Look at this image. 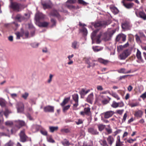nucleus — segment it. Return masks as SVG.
<instances>
[{
  "instance_id": "nucleus-1",
  "label": "nucleus",
  "mask_w": 146,
  "mask_h": 146,
  "mask_svg": "<svg viewBox=\"0 0 146 146\" xmlns=\"http://www.w3.org/2000/svg\"><path fill=\"white\" fill-rule=\"evenodd\" d=\"M98 30H96L94 31L92 33L91 38L92 40V44L96 43L97 44L100 43L101 42L100 39L102 36H103L102 39L105 41H107L109 40L110 34L109 33H105L102 35V33L97 35V33Z\"/></svg>"
},
{
  "instance_id": "nucleus-2",
  "label": "nucleus",
  "mask_w": 146,
  "mask_h": 146,
  "mask_svg": "<svg viewBox=\"0 0 146 146\" xmlns=\"http://www.w3.org/2000/svg\"><path fill=\"white\" fill-rule=\"evenodd\" d=\"M14 123L15 125V127L11 130L12 134H13L19 130L22 126L25 125V122L23 120H18L14 121Z\"/></svg>"
},
{
  "instance_id": "nucleus-3",
  "label": "nucleus",
  "mask_w": 146,
  "mask_h": 146,
  "mask_svg": "<svg viewBox=\"0 0 146 146\" xmlns=\"http://www.w3.org/2000/svg\"><path fill=\"white\" fill-rule=\"evenodd\" d=\"M10 7L13 10L17 12L20 11L21 10V5L16 2H11Z\"/></svg>"
},
{
  "instance_id": "nucleus-4",
  "label": "nucleus",
  "mask_w": 146,
  "mask_h": 146,
  "mask_svg": "<svg viewBox=\"0 0 146 146\" xmlns=\"http://www.w3.org/2000/svg\"><path fill=\"white\" fill-rule=\"evenodd\" d=\"M135 14L137 17L142 18L144 20H146V14L143 10L141 11L137 9L135 11Z\"/></svg>"
},
{
  "instance_id": "nucleus-5",
  "label": "nucleus",
  "mask_w": 146,
  "mask_h": 146,
  "mask_svg": "<svg viewBox=\"0 0 146 146\" xmlns=\"http://www.w3.org/2000/svg\"><path fill=\"white\" fill-rule=\"evenodd\" d=\"M92 24L96 28L105 27L107 25V23L105 21H100L97 22L92 23Z\"/></svg>"
},
{
  "instance_id": "nucleus-6",
  "label": "nucleus",
  "mask_w": 146,
  "mask_h": 146,
  "mask_svg": "<svg viewBox=\"0 0 146 146\" xmlns=\"http://www.w3.org/2000/svg\"><path fill=\"white\" fill-rule=\"evenodd\" d=\"M72 98L75 102V103L73 104V109L76 110V108L79 105L78 96L77 94H74L72 95Z\"/></svg>"
},
{
  "instance_id": "nucleus-7",
  "label": "nucleus",
  "mask_w": 146,
  "mask_h": 146,
  "mask_svg": "<svg viewBox=\"0 0 146 146\" xmlns=\"http://www.w3.org/2000/svg\"><path fill=\"white\" fill-rule=\"evenodd\" d=\"M126 36L123 34L118 35L116 38V41L120 43H122L125 42L126 40Z\"/></svg>"
},
{
  "instance_id": "nucleus-8",
  "label": "nucleus",
  "mask_w": 146,
  "mask_h": 146,
  "mask_svg": "<svg viewBox=\"0 0 146 146\" xmlns=\"http://www.w3.org/2000/svg\"><path fill=\"white\" fill-rule=\"evenodd\" d=\"M130 52L128 49H126L123 51L119 56L120 59L124 60L129 56Z\"/></svg>"
},
{
  "instance_id": "nucleus-9",
  "label": "nucleus",
  "mask_w": 146,
  "mask_h": 146,
  "mask_svg": "<svg viewBox=\"0 0 146 146\" xmlns=\"http://www.w3.org/2000/svg\"><path fill=\"white\" fill-rule=\"evenodd\" d=\"M45 17V16L41 13L37 12L35 15V19L37 22H39L40 20H44Z\"/></svg>"
},
{
  "instance_id": "nucleus-10",
  "label": "nucleus",
  "mask_w": 146,
  "mask_h": 146,
  "mask_svg": "<svg viewBox=\"0 0 146 146\" xmlns=\"http://www.w3.org/2000/svg\"><path fill=\"white\" fill-rule=\"evenodd\" d=\"M132 26L130 22L125 21L121 24V27L123 29L125 30H130Z\"/></svg>"
},
{
  "instance_id": "nucleus-11",
  "label": "nucleus",
  "mask_w": 146,
  "mask_h": 146,
  "mask_svg": "<svg viewBox=\"0 0 146 146\" xmlns=\"http://www.w3.org/2000/svg\"><path fill=\"white\" fill-rule=\"evenodd\" d=\"M124 106V104L123 102H121L117 103L115 101H113L111 105V106L113 108H116L118 107H122Z\"/></svg>"
},
{
  "instance_id": "nucleus-12",
  "label": "nucleus",
  "mask_w": 146,
  "mask_h": 146,
  "mask_svg": "<svg viewBox=\"0 0 146 146\" xmlns=\"http://www.w3.org/2000/svg\"><path fill=\"white\" fill-rule=\"evenodd\" d=\"M19 136L20 137V141L23 142L26 141L27 137L25 135V131L23 130L20 132Z\"/></svg>"
},
{
  "instance_id": "nucleus-13",
  "label": "nucleus",
  "mask_w": 146,
  "mask_h": 146,
  "mask_svg": "<svg viewBox=\"0 0 146 146\" xmlns=\"http://www.w3.org/2000/svg\"><path fill=\"white\" fill-rule=\"evenodd\" d=\"M49 15L51 16L55 17H57L60 21L61 20L60 19V16L58 12V11L55 10H52L50 13Z\"/></svg>"
},
{
  "instance_id": "nucleus-14",
  "label": "nucleus",
  "mask_w": 146,
  "mask_h": 146,
  "mask_svg": "<svg viewBox=\"0 0 146 146\" xmlns=\"http://www.w3.org/2000/svg\"><path fill=\"white\" fill-rule=\"evenodd\" d=\"M43 109L45 112H54V108L53 106L48 105L44 107Z\"/></svg>"
},
{
  "instance_id": "nucleus-15",
  "label": "nucleus",
  "mask_w": 146,
  "mask_h": 146,
  "mask_svg": "<svg viewBox=\"0 0 146 146\" xmlns=\"http://www.w3.org/2000/svg\"><path fill=\"white\" fill-rule=\"evenodd\" d=\"M136 56L138 60L137 61V62L139 63H144V61L141 57V52L138 49L137 50Z\"/></svg>"
},
{
  "instance_id": "nucleus-16",
  "label": "nucleus",
  "mask_w": 146,
  "mask_h": 146,
  "mask_svg": "<svg viewBox=\"0 0 146 146\" xmlns=\"http://www.w3.org/2000/svg\"><path fill=\"white\" fill-rule=\"evenodd\" d=\"M24 106L23 104L21 102L18 103L17 107V111L19 113H22L24 111Z\"/></svg>"
},
{
  "instance_id": "nucleus-17",
  "label": "nucleus",
  "mask_w": 146,
  "mask_h": 146,
  "mask_svg": "<svg viewBox=\"0 0 146 146\" xmlns=\"http://www.w3.org/2000/svg\"><path fill=\"white\" fill-rule=\"evenodd\" d=\"M41 126L37 125H33L31 127V130L33 133H36L41 128Z\"/></svg>"
},
{
  "instance_id": "nucleus-18",
  "label": "nucleus",
  "mask_w": 146,
  "mask_h": 146,
  "mask_svg": "<svg viewBox=\"0 0 146 146\" xmlns=\"http://www.w3.org/2000/svg\"><path fill=\"white\" fill-rule=\"evenodd\" d=\"M88 133L93 135H98L99 132L97 130L93 127H90L88 128Z\"/></svg>"
},
{
  "instance_id": "nucleus-19",
  "label": "nucleus",
  "mask_w": 146,
  "mask_h": 146,
  "mask_svg": "<svg viewBox=\"0 0 146 146\" xmlns=\"http://www.w3.org/2000/svg\"><path fill=\"white\" fill-rule=\"evenodd\" d=\"M114 112L112 111H108L102 114L104 115V117L106 119H108L111 117L114 114Z\"/></svg>"
},
{
  "instance_id": "nucleus-20",
  "label": "nucleus",
  "mask_w": 146,
  "mask_h": 146,
  "mask_svg": "<svg viewBox=\"0 0 146 146\" xmlns=\"http://www.w3.org/2000/svg\"><path fill=\"white\" fill-rule=\"evenodd\" d=\"M121 3L126 8L128 9L131 8L133 5V3H126L125 2L124 0H123L121 1Z\"/></svg>"
},
{
  "instance_id": "nucleus-21",
  "label": "nucleus",
  "mask_w": 146,
  "mask_h": 146,
  "mask_svg": "<svg viewBox=\"0 0 146 146\" xmlns=\"http://www.w3.org/2000/svg\"><path fill=\"white\" fill-rule=\"evenodd\" d=\"M42 5L44 9H46L50 8L51 7V3L50 1L48 2H42Z\"/></svg>"
},
{
  "instance_id": "nucleus-22",
  "label": "nucleus",
  "mask_w": 146,
  "mask_h": 146,
  "mask_svg": "<svg viewBox=\"0 0 146 146\" xmlns=\"http://www.w3.org/2000/svg\"><path fill=\"white\" fill-rule=\"evenodd\" d=\"M79 46V43L76 40H74L72 43L71 47L74 49H78Z\"/></svg>"
},
{
  "instance_id": "nucleus-23",
  "label": "nucleus",
  "mask_w": 146,
  "mask_h": 146,
  "mask_svg": "<svg viewBox=\"0 0 146 146\" xmlns=\"http://www.w3.org/2000/svg\"><path fill=\"white\" fill-rule=\"evenodd\" d=\"M90 91V90H86L85 89L82 88L79 92V93L81 95V97H84L85 95L87 94Z\"/></svg>"
},
{
  "instance_id": "nucleus-24",
  "label": "nucleus",
  "mask_w": 146,
  "mask_h": 146,
  "mask_svg": "<svg viewBox=\"0 0 146 146\" xmlns=\"http://www.w3.org/2000/svg\"><path fill=\"white\" fill-rule=\"evenodd\" d=\"M107 140L108 143V145L110 146H111L114 141V139L113 137L111 135L109 136L107 138Z\"/></svg>"
},
{
  "instance_id": "nucleus-25",
  "label": "nucleus",
  "mask_w": 146,
  "mask_h": 146,
  "mask_svg": "<svg viewBox=\"0 0 146 146\" xmlns=\"http://www.w3.org/2000/svg\"><path fill=\"white\" fill-rule=\"evenodd\" d=\"M93 94L92 93L90 94L88 96L87 99V100L88 102L92 104V103L93 100L94 99Z\"/></svg>"
},
{
  "instance_id": "nucleus-26",
  "label": "nucleus",
  "mask_w": 146,
  "mask_h": 146,
  "mask_svg": "<svg viewBox=\"0 0 146 146\" xmlns=\"http://www.w3.org/2000/svg\"><path fill=\"white\" fill-rule=\"evenodd\" d=\"M143 114V112L141 110H138L135 111L134 115L137 117H141Z\"/></svg>"
},
{
  "instance_id": "nucleus-27",
  "label": "nucleus",
  "mask_w": 146,
  "mask_h": 146,
  "mask_svg": "<svg viewBox=\"0 0 146 146\" xmlns=\"http://www.w3.org/2000/svg\"><path fill=\"white\" fill-rule=\"evenodd\" d=\"M129 43L128 42H127L126 44L123 45H119V46H117V50L118 52H120L124 48H125L127 47L129 45Z\"/></svg>"
},
{
  "instance_id": "nucleus-28",
  "label": "nucleus",
  "mask_w": 146,
  "mask_h": 146,
  "mask_svg": "<svg viewBox=\"0 0 146 146\" xmlns=\"http://www.w3.org/2000/svg\"><path fill=\"white\" fill-rule=\"evenodd\" d=\"M98 60L99 62L105 65H106L109 62L108 60H105L102 58H98Z\"/></svg>"
},
{
  "instance_id": "nucleus-29",
  "label": "nucleus",
  "mask_w": 146,
  "mask_h": 146,
  "mask_svg": "<svg viewBox=\"0 0 146 146\" xmlns=\"http://www.w3.org/2000/svg\"><path fill=\"white\" fill-rule=\"evenodd\" d=\"M25 17L20 14H17L15 17V19L21 22L25 19Z\"/></svg>"
},
{
  "instance_id": "nucleus-30",
  "label": "nucleus",
  "mask_w": 146,
  "mask_h": 146,
  "mask_svg": "<svg viewBox=\"0 0 146 146\" xmlns=\"http://www.w3.org/2000/svg\"><path fill=\"white\" fill-rule=\"evenodd\" d=\"M49 23L46 22H40L39 23L38 26L39 27H47Z\"/></svg>"
},
{
  "instance_id": "nucleus-31",
  "label": "nucleus",
  "mask_w": 146,
  "mask_h": 146,
  "mask_svg": "<svg viewBox=\"0 0 146 146\" xmlns=\"http://www.w3.org/2000/svg\"><path fill=\"white\" fill-rule=\"evenodd\" d=\"M70 99V97L65 98L62 102L60 104V105L62 106H64L66 104H67Z\"/></svg>"
},
{
  "instance_id": "nucleus-32",
  "label": "nucleus",
  "mask_w": 146,
  "mask_h": 146,
  "mask_svg": "<svg viewBox=\"0 0 146 146\" xmlns=\"http://www.w3.org/2000/svg\"><path fill=\"white\" fill-rule=\"evenodd\" d=\"M84 111L85 114L88 116L91 115V113L90 111V109L89 107L85 108H84Z\"/></svg>"
},
{
  "instance_id": "nucleus-33",
  "label": "nucleus",
  "mask_w": 146,
  "mask_h": 146,
  "mask_svg": "<svg viewBox=\"0 0 146 146\" xmlns=\"http://www.w3.org/2000/svg\"><path fill=\"white\" fill-rule=\"evenodd\" d=\"M49 129L51 133H53L54 131H57L58 129V126H49Z\"/></svg>"
},
{
  "instance_id": "nucleus-34",
  "label": "nucleus",
  "mask_w": 146,
  "mask_h": 146,
  "mask_svg": "<svg viewBox=\"0 0 146 146\" xmlns=\"http://www.w3.org/2000/svg\"><path fill=\"white\" fill-rule=\"evenodd\" d=\"M103 48L98 46H95L93 47V50L95 52H98L102 50Z\"/></svg>"
},
{
  "instance_id": "nucleus-35",
  "label": "nucleus",
  "mask_w": 146,
  "mask_h": 146,
  "mask_svg": "<svg viewBox=\"0 0 146 146\" xmlns=\"http://www.w3.org/2000/svg\"><path fill=\"white\" fill-rule=\"evenodd\" d=\"M40 132L44 136H47V131L44 128L41 127V129H40Z\"/></svg>"
},
{
  "instance_id": "nucleus-36",
  "label": "nucleus",
  "mask_w": 146,
  "mask_h": 146,
  "mask_svg": "<svg viewBox=\"0 0 146 146\" xmlns=\"http://www.w3.org/2000/svg\"><path fill=\"white\" fill-rule=\"evenodd\" d=\"M100 142L102 146H110L107 144L106 141L105 140H101L100 141Z\"/></svg>"
},
{
  "instance_id": "nucleus-37",
  "label": "nucleus",
  "mask_w": 146,
  "mask_h": 146,
  "mask_svg": "<svg viewBox=\"0 0 146 146\" xmlns=\"http://www.w3.org/2000/svg\"><path fill=\"white\" fill-rule=\"evenodd\" d=\"M128 105L131 107L133 108L138 106L139 105V103L138 102H136L135 103L131 102L129 103Z\"/></svg>"
},
{
  "instance_id": "nucleus-38",
  "label": "nucleus",
  "mask_w": 146,
  "mask_h": 146,
  "mask_svg": "<svg viewBox=\"0 0 146 146\" xmlns=\"http://www.w3.org/2000/svg\"><path fill=\"white\" fill-rule=\"evenodd\" d=\"M61 143L64 146H68L70 145L69 141L66 139L62 141Z\"/></svg>"
},
{
  "instance_id": "nucleus-39",
  "label": "nucleus",
  "mask_w": 146,
  "mask_h": 146,
  "mask_svg": "<svg viewBox=\"0 0 146 146\" xmlns=\"http://www.w3.org/2000/svg\"><path fill=\"white\" fill-rule=\"evenodd\" d=\"M29 94L27 92H25L24 93L21 94V97L25 100L27 99V98L29 96Z\"/></svg>"
},
{
  "instance_id": "nucleus-40",
  "label": "nucleus",
  "mask_w": 146,
  "mask_h": 146,
  "mask_svg": "<svg viewBox=\"0 0 146 146\" xmlns=\"http://www.w3.org/2000/svg\"><path fill=\"white\" fill-rule=\"evenodd\" d=\"M15 34L17 36L16 38L18 39H20L21 36H23V34L22 32L21 33L17 32L15 33Z\"/></svg>"
},
{
  "instance_id": "nucleus-41",
  "label": "nucleus",
  "mask_w": 146,
  "mask_h": 146,
  "mask_svg": "<svg viewBox=\"0 0 146 146\" xmlns=\"http://www.w3.org/2000/svg\"><path fill=\"white\" fill-rule=\"evenodd\" d=\"M112 96L116 99L117 100H119L120 99V97L116 93L112 92L110 94Z\"/></svg>"
},
{
  "instance_id": "nucleus-42",
  "label": "nucleus",
  "mask_w": 146,
  "mask_h": 146,
  "mask_svg": "<svg viewBox=\"0 0 146 146\" xmlns=\"http://www.w3.org/2000/svg\"><path fill=\"white\" fill-rule=\"evenodd\" d=\"M78 2L79 4L84 5H86L88 4L87 3L85 2L83 0H78Z\"/></svg>"
},
{
  "instance_id": "nucleus-43",
  "label": "nucleus",
  "mask_w": 146,
  "mask_h": 146,
  "mask_svg": "<svg viewBox=\"0 0 146 146\" xmlns=\"http://www.w3.org/2000/svg\"><path fill=\"white\" fill-rule=\"evenodd\" d=\"M105 126L102 124H100L98 125V128L99 130L100 131H102L104 129Z\"/></svg>"
},
{
  "instance_id": "nucleus-44",
  "label": "nucleus",
  "mask_w": 146,
  "mask_h": 146,
  "mask_svg": "<svg viewBox=\"0 0 146 146\" xmlns=\"http://www.w3.org/2000/svg\"><path fill=\"white\" fill-rule=\"evenodd\" d=\"M81 32L83 33L84 35H86L87 34V31L86 28L83 27L81 30Z\"/></svg>"
},
{
  "instance_id": "nucleus-45",
  "label": "nucleus",
  "mask_w": 146,
  "mask_h": 146,
  "mask_svg": "<svg viewBox=\"0 0 146 146\" xmlns=\"http://www.w3.org/2000/svg\"><path fill=\"white\" fill-rule=\"evenodd\" d=\"M47 140L48 142L52 143H54L55 142L54 140L52 139L51 136L48 137H47Z\"/></svg>"
},
{
  "instance_id": "nucleus-46",
  "label": "nucleus",
  "mask_w": 146,
  "mask_h": 146,
  "mask_svg": "<svg viewBox=\"0 0 146 146\" xmlns=\"http://www.w3.org/2000/svg\"><path fill=\"white\" fill-rule=\"evenodd\" d=\"M11 113V112L8 109H6L5 111L4 112V114L5 115L7 118L8 115L9 114Z\"/></svg>"
},
{
  "instance_id": "nucleus-47",
  "label": "nucleus",
  "mask_w": 146,
  "mask_h": 146,
  "mask_svg": "<svg viewBox=\"0 0 146 146\" xmlns=\"http://www.w3.org/2000/svg\"><path fill=\"white\" fill-rule=\"evenodd\" d=\"M70 106L68 105L66 106H64L63 109V111L64 112H65L67 111L70 108Z\"/></svg>"
},
{
  "instance_id": "nucleus-48",
  "label": "nucleus",
  "mask_w": 146,
  "mask_h": 146,
  "mask_svg": "<svg viewBox=\"0 0 146 146\" xmlns=\"http://www.w3.org/2000/svg\"><path fill=\"white\" fill-rule=\"evenodd\" d=\"M53 76V75L51 74H50L49 75V79H48L47 80V82L48 83H51L52 81V79Z\"/></svg>"
},
{
  "instance_id": "nucleus-49",
  "label": "nucleus",
  "mask_w": 146,
  "mask_h": 146,
  "mask_svg": "<svg viewBox=\"0 0 146 146\" xmlns=\"http://www.w3.org/2000/svg\"><path fill=\"white\" fill-rule=\"evenodd\" d=\"M23 34V36L25 35V37L27 38L28 37L29 35V32L28 31H26L22 32Z\"/></svg>"
},
{
  "instance_id": "nucleus-50",
  "label": "nucleus",
  "mask_w": 146,
  "mask_h": 146,
  "mask_svg": "<svg viewBox=\"0 0 146 146\" xmlns=\"http://www.w3.org/2000/svg\"><path fill=\"white\" fill-rule=\"evenodd\" d=\"M127 113H125L124 115L123 119L122 120V123L126 121L127 117Z\"/></svg>"
},
{
  "instance_id": "nucleus-51",
  "label": "nucleus",
  "mask_w": 146,
  "mask_h": 146,
  "mask_svg": "<svg viewBox=\"0 0 146 146\" xmlns=\"http://www.w3.org/2000/svg\"><path fill=\"white\" fill-rule=\"evenodd\" d=\"M51 22L52 23V25L51 27H53L55 26L56 24V21L54 19L52 18L51 19Z\"/></svg>"
},
{
  "instance_id": "nucleus-52",
  "label": "nucleus",
  "mask_w": 146,
  "mask_h": 146,
  "mask_svg": "<svg viewBox=\"0 0 146 146\" xmlns=\"http://www.w3.org/2000/svg\"><path fill=\"white\" fill-rule=\"evenodd\" d=\"M126 71L125 69L124 68H121L118 70V72L119 73H121L123 74H125V73Z\"/></svg>"
},
{
  "instance_id": "nucleus-53",
  "label": "nucleus",
  "mask_w": 146,
  "mask_h": 146,
  "mask_svg": "<svg viewBox=\"0 0 146 146\" xmlns=\"http://www.w3.org/2000/svg\"><path fill=\"white\" fill-rule=\"evenodd\" d=\"M13 143L11 140L6 143L4 146H13Z\"/></svg>"
},
{
  "instance_id": "nucleus-54",
  "label": "nucleus",
  "mask_w": 146,
  "mask_h": 146,
  "mask_svg": "<svg viewBox=\"0 0 146 146\" xmlns=\"http://www.w3.org/2000/svg\"><path fill=\"white\" fill-rule=\"evenodd\" d=\"M0 105L2 107H4L5 106V103L4 100H0Z\"/></svg>"
},
{
  "instance_id": "nucleus-55",
  "label": "nucleus",
  "mask_w": 146,
  "mask_h": 146,
  "mask_svg": "<svg viewBox=\"0 0 146 146\" xmlns=\"http://www.w3.org/2000/svg\"><path fill=\"white\" fill-rule=\"evenodd\" d=\"M14 123L11 121H8L5 123V124L6 125H11Z\"/></svg>"
},
{
  "instance_id": "nucleus-56",
  "label": "nucleus",
  "mask_w": 146,
  "mask_h": 146,
  "mask_svg": "<svg viewBox=\"0 0 146 146\" xmlns=\"http://www.w3.org/2000/svg\"><path fill=\"white\" fill-rule=\"evenodd\" d=\"M124 111V110H116V113L119 115H121L122 114Z\"/></svg>"
},
{
  "instance_id": "nucleus-57",
  "label": "nucleus",
  "mask_w": 146,
  "mask_h": 146,
  "mask_svg": "<svg viewBox=\"0 0 146 146\" xmlns=\"http://www.w3.org/2000/svg\"><path fill=\"white\" fill-rule=\"evenodd\" d=\"M29 102L31 103L32 105L33 104H35V100L33 98H31L30 100L29 101Z\"/></svg>"
},
{
  "instance_id": "nucleus-58",
  "label": "nucleus",
  "mask_w": 146,
  "mask_h": 146,
  "mask_svg": "<svg viewBox=\"0 0 146 146\" xmlns=\"http://www.w3.org/2000/svg\"><path fill=\"white\" fill-rule=\"evenodd\" d=\"M77 0H68L66 2V3H74L76 2Z\"/></svg>"
},
{
  "instance_id": "nucleus-59",
  "label": "nucleus",
  "mask_w": 146,
  "mask_h": 146,
  "mask_svg": "<svg viewBox=\"0 0 146 146\" xmlns=\"http://www.w3.org/2000/svg\"><path fill=\"white\" fill-rule=\"evenodd\" d=\"M136 139H127V141L129 143H132L133 141H136Z\"/></svg>"
},
{
  "instance_id": "nucleus-60",
  "label": "nucleus",
  "mask_w": 146,
  "mask_h": 146,
  "mask_svg": "<svg viewBox=\"0 0 146 146\" xmlns=\"http://www.w3.org/2000/svg\"><path fill=\"white\" fill-rule=\"evenodd\" d=\"M39 45L38 43H35L32 44V46L33 48H36L38 47Z\"/></svg>"
},
{
  "instance_id": "nucleus-61",
  "label": "nucleus",
  "mask_w": 146,
  "mask_h": 146,
  "mask_svg": "<svg viewBox=\"0 0 146 146\" xmlns=\"http://www.w3.org/2000/svg\"><path fill=\"white\" fill-rule=\"evenodd\" d=\"M97 89L98 91H102L103 90L102 86L100 85H98L97 86Z\"/></svg>"
},
{
  "instance_id": "nucleus-62",
  "label": "nucleus",
  "mask_w": 146,
  "mask_h": 146,
  "mask_svg": "<svg viewBox=\"0 0 146 146\" xmlns=\"http://www.w3.org/2000/svg\"><path fill=\"white\" fill-rule=\"evenodd\" d=\"M129 76V75H126L121 76L119 77V80H122L123 79H124L125 78H126L127 76Z\"/></svg>"
},
{
  "instance_id": "nucleus-63",
  "label": "nucleus",
  "mask_w": 146,
  "mask_h": 146,
  "mask_svg": "<svg viewBox=\"0 0 146 146\" xmlns=\"http://www.w3.org/2000/svg\"><path fill=\"white\" fill-rule=\"evenodd\" d=\"M11 97L13 98H15L17 97V95L15 93L11 94H10Z\"/></svg>"
},
{
  "instance_id": "nucleus-64",
  "label": "nucleus",
  "mask_w": 146,
  "mask_h": 146,
  "mask_svg": "<svg viewBox=\"0 0 146 146\" xmlns=\"http://www.w3.org/2000/svg\"><path fill=\"white\" fill-rule=\"evenodd\" d=\"M142 98L144 99L146 98V92L142 94L140 96Z\"/></svg>"
}]
</instances>
